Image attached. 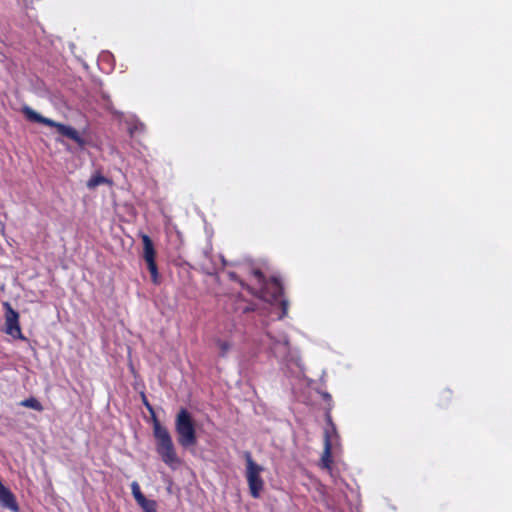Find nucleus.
Listing matches in <instances>:
<instances>
[{
  "instance_id": "7",
  "label": "nucleus",
  "mask_w": 512,
  "mask_h": 512,
  "mask_svg": "<svg viewBox=\"0 0 512 512\" xmlns=\"http://www.w3.org/2000/svg\"><path fill=\"white\" fill-rule=\"evenodd\" d=\"M131 492L136 501V503L140 506L143 512H157L158 504L153 499H148L141 491L140 485L138 482L133 481L131 483Z\"/></svg>"
},
{
  "instance_id": "9",
  "label": "nucleus",
  "mask_w": 512,
  "mask_h": 512,
  "mask_svg": "<svg viewBox=\"0 0 512 512\" xmlns=\"http://www.w3.org/2000/svg\"><path fill=\"white\" fill-rule=\"evenodd\" d=\"M331 465H332L331 444H330L329 438L326 437L324 451H323V454L321 457L320 466L324 469L330 470Z\"/></svg>"
},
{
  "instance_id": "4",
  "label": "nucleus",
  "mask_w": 512,
  "mask_h": 512,
  "mask_svg": "<svg viewBox=\"0 0 512 512\" xmlns=\"http://www.w3.org/2000/svg\"><path fill=\"white\" fill-rule=\"evenodd\" d=\"M246 462L245 477L247 480L249 493L254 499H258L264 489V480L261 477V473L264 471V467L256 463L252 454L246 451L244 454Z\"/></svg>"
},
{
  "instance_id": "6",
  "label": "nucleus",
  "mask_w": 512,
  "mask_h": 512,
  "mask_svg": "<svg viewBox=\"0 0 512 512\" xmlns=\"http://www.w3.org/2000/svg\"><path fill=\"white\" fill-rule=\"evenodd\" d=\"M260 290L261 297L267 301H277L284 293L282 283L276 277H272L270 280H267L266 283L260 287Z\"/></svg>"
},
{
  "instance_id": "10",
  "label": "nucleus",
  "mask_w": 512,
  "mask_h": 512,
  "mask_svg": "<svg viewBox=\"0 0 512 512\" xmlns=\"http://www.w3.org/2000/svg\"><path fill=\"white\" fill-rule=\"evenodd\" d=\"M20 405L23 407H26V408H30V409L39 411V412L44 410V407L41 404V402L38 399H36L35 397H29L27 399L22 400L20 402Z\"/></svg>"
},
{
  "instance_id": "5",
  "label": "nucleus",
  "mask_w": 512,
  "mask_h": 512,
  "mask_svg": "<svg viewBox=\"0 0 512 512\" xmlns=\"http://www.w3.org/2000/svg\"><path fill=\"white\" fill-rule=\"evenodd\" d=\"M3 308L5 310V332L16 339L25 340L19 323V313L12 308L9 302H4Z\"/></svg>"
},
{
  "instance_id": "12",
  "label": "nucleus",
  "mask_w": 512,
  "mask_h": 512,
  "mask_svg": "<svg viewBox=\"0 0 512 512\" xmlns=\"http://www.w3.org/2000/svg\"><path fill=\"white\" fill-rule=\"evenodd\" d=\"M146 264H147V268L150 272L151 281L153 282V284H155V285L160 284V275L158 272L156 260H154L152 262H146Z\"/></svg>"
},
{
  "instance_id": "13",
  "label": "nucleus",
  "mask_w": 512,
  "mask_h": 512,
  "mask_svg": "<svg viewBox=\"0 0 512 512\" xmlns=\"http://www.w3.org/2000/svg\"><path fill=\"white\" fill-rule=\"evenodd\" d=\"M216 344L220 350V356L224 357L228 353V351L231 349V343L229 341L220 340L218 339L216 341Z\"/></svg>"
},
{
  "instance_id": "8",
  "label": "nucleus",
  "mask_w": 512,
  "mask_h": 512,
  "mask_svg": "<svg viewBox=\"0 0 512 512\" xmlns=\"http://www.w3.org/2000/svg\"><path fill=\"white\" fill-rule=\"evenodd\" d=\"M143 242V259L145 262H152L156 260V251L151 238L144 234L142 235Z\"/></svg>"
},
{
  "instance_id": "2",
  "label": "nucleus",
  "mask_w": 512,
  "mask_h": 512,
  "mask_svg": "<svg viewBox=\"0 0 512 512\" xmlns=\"http://www.w3.org/2000/svg\"><path fill=\"white\" fill-rule=\"evenodd\" d=\"M23 113L26 118L31 122L40 123L49 127L56 128L57 132L74 141L80 148H84L86 145L85 139L79 134V132L72 126L65 125L63 123L56 122L50 118L44 117L30 107H24Z\"/></svg>"
},
{
  "instance_id": "14",
  "label": "nucleus",
  "mask_w": 512,
  "mask_h": 512,
  "mask_svg": "<svg viewBox=\"0 0 512 512\" xmlns=\"http://www.w3.org/2000/svg\"><path fill=\"white\" fill-rule=\"evenodd\" d=\"M252 274L257 279L260 287H262L263 284L266 283L267 280L265 279V276L261 270L255 269L253 270Z\"/></svg>"
},
{
  "instance_id": "15",
  "label": "nucleus",
  "mask_w": 512,
  "mask_h": 512,
  "mask_svg": "<svg viewBox=\"0 0 512 512\" xmlns=\"http://www.w3.org/2000/svg\"><path fill=\"white\" fill-rule=\"evenodd\" d=\"M322 396L324 400L331 401V395L329 393L325 392L322 394Z\"/></svg>"
},
{
  "instance_id": "1",
  "label": "nucleus",
  "mask_w": 512,
  "mask_h": 512,
  "mask_svg": "<svg viewBox=\"0 0 512 512\" xmlns=\"http://www.w3.org/2000/svg\"><path fill=\"white\" fill-rule=\"evenodd\" d=\"M142 400L144 406L151 414L153 436L156 440V451L166 465L172 469H176L181 464V460L176 453L172 437L168 429L159 421L153 406L149 403L144 394L142 395Z\"/></svg>"
},
{
  "instance_id": "11",
  "label": "nucleus",
  "mask_w": 512,
  "mask_h": 512,
  "mask_svg": "<svg viewBox=\"0 0 512 512\" xmlns=\"http://www.w3.org/2000/svg\"><path fill=\"white\" fill-rule=\"evenodd\" d=\"M108 182V179L103 175L97 173L91 176V178L87 182V187L89 189H94L99 185L105 184Z\"/></svg>"
},
{
  "instance_id": "3",
  "label": "nucleus",
  "mask_w": 512,
  "mask_h": 512,
  "mask_svg": "<svg viewBox=\"0 0 512 512\" xmlns=\"http://www.w3.org/2000/svg\"><path fill=\"white\" fill-rule=\"evenodd\" d=\"M175 431L178 435V443L182 447L194 446L197 443L193 418L185 408L180 409L176 415Z\"/></svg>"
}]
</instances>
